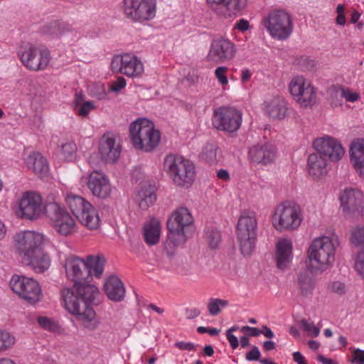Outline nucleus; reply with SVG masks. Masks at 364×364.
Wrapping results in <instances>:
<instances>
[{
	"label": "nucleus",
	"instance_id": "f257e3e1",
	"mask_svg": "<svg viewBox=\"0 0 364 364\" xmlns=\"http://www.w3.org/2000/svg\"><path fill=\"white\" fill-rule=\"evenodd\" d=\"M64 267L67 277L74 284L73 287L61 289L63 306L86 328L93 331L99 326L100 321L91 304L98 295L99 290L96 286L90 284V269L85 259L75 256L68 257Z\"/></svg>",
	"mask_w": 364,
	"mask_h": 364
},
{
	"label": "nucleus",
	"instance_id": "f03ea898",
	"mask_svg": "<svg viewBox=\"0 0 364 364\" xmlns=\"http://www.w3.org/2000/svg\"><path fill=\"white\" fill-rule=\"evenodd\" d=\"M337 245L336 239L327 236L314 239L307 251L310 268L312 270H319L320 273L328 269L334 262Z\"/></svg>",
	"mask_w": 364,
	"mask_h": 364
},
{
	"label": "nucleus",
	"instance_id": "7ed1b4c3",
	"mask_svg": "<svg viewBox=\"0 0 364 364\" xmlns=\"http://www.w3.org/2000/svg\"><path fill=\"white\" fill-rule=\"evenodd\" d=\"M129 136L134 148L151 151L159 144L160 132L154 124L146 119H139L129 126Z\"/></svg>",
	"mask_w": 364,
	"mask_h": 364
},
{
	"label": "nucleus",
	"instance_id": "20e7f679",
	"mask_svg": "<svg viewBox=\"0 0 364 364\" xmlns=\"http://www.w3.org/2000/svg\"><path fill=\"white\" fill-rule=\"evenodd\" d=\"M257 220L255 213H244L238 219L236 235L239 248L245 257L252 255L257 240Z\"/></svg>",
	"mask_w": 364,
	"mask_h": 364
},
{
	"label": "nucleus",
	"instance_id": "39448f33",
	"mask_svg": "<svg viewBox=\"0 0 364 364\" xmlns=\"http://www.w3.org/2000/svg\"><path fill=\"white\" fill-rule=\"evenodd\" d=\"M164 167L173 183L183 187H189L195 176V166L181 155L169 154L164 159Z\"/></svg>",
	"mask_w": 364,
	"mask_h": 364
},
{
	"label": "nucleus",
	"instance_id": "423d86ee",
	"mask_svg": "<svg viewBox=\"0 0 364 364\" xmlns=\"http://www.w3.org/2000/svg\"><path fill=\"white\" fill-rule=\"evenodd\" d=\"M301 221V208L291 201H285L278 205L272 217V225L279 232L296 230Z\"/></svg>",
	"mask_w": 364,
	"mask_h": 364
},
{
	"label": "nucleus",
	"instance_id": "0eeeda50",
	"mask_svg": "<svg viewBox=\"0 0 364 364\" xmlns=\"http://www.w3.org/2000/svg\"><path fill=\"white\" fill-rule=\"evenodd\" d=\"M193 218L186 207L176 208L167 221L169 231L168 237L173 241L174 245L184 244L188 238L187 233L192 228Z\"/></svg>",
	"mask_w": 364,
	"mask_h": 364
},
{
	"label": "nucleus",
	"instance_id": "6e6552de",
	"mask_svg": "<svg viewBox=\"0 0 364 364\" xmlns=\"http://www.w3.org/2000/svg\"><path fill=\"white\" fill-rule=\"evenodd\" d=\"M66 203L80 223L91 230L99 228L100 219L98 212L90 202L78 196L68 195Z\"/></svg>",
	"mask_w": 364,
	"mask_h": 364
},
{
	"label": "nucleus",
	"instance_id": "1a4fd4ad",
	"mask_svg": "<svg viewBox=\"0 0 364 364\" xmlns=\"http://www.w3.org/2000/svg\"><path fill=\"white\" fill-rule=\"evenodd\" d=\"M18 56L26 69L35 72L45 70L51 59L48 49L31 43L21 46Z\"/></svg>",
	"mask_w": 364,
	"mask_h": 364
},
{
	"label": "nucleus",
	"instance_id": "9d476101",
	"mask_svg": "<svg viewBox=\"0 0 364 364\" xmlns=\"http://www.w3.org/2000/svg\"><path fill=\"white\" fill-rule=\"evenodd\" d=\"M264 26L272 37L278 40H286L293 31L291 15L284 9L270 11L264 18Z\"/></svg>",
	"mask_w": 364,
	"mask_h": 364
},
{
	"label": "nucleus",
	"instance_id": "9b49d317",
	"mask_svg": "<svg viewBox=\"0 0 364 364\" xmlns=\"http://www.w3.org/2000/svg\"><path fill=\"white\" fill-rule=\"evenodd\" d=\"M46 211L55 231L61 235L68 236L75 232L77 225L70 213L58 203H49Z\"/></svg>",
	"mask_w": 364,
	"mask_h": 364
},
{
	"label": "nucleus",
	"instance_id": "f8f14e48",
	"mask_svg": "<svg viewBox=\"0 0 364 364\" xmlns=\"http://www.w3.org/2000/svg\"><path fill=\"white\" fill-rule=\"evenodd\" d=\"M14 292L31 304H35L42 296L41 288L38 282L32 278L15 274L10 280Z\"/></svg>",
	"mask_w": 364,
	"mask_h": 364
},
{
	"label": "nucleus",
	"instance_id": "ddd939ff",
	"mask_svg": "<svg viewBox=\"0 0 364 364\" xmlns=\"http://www.w3.org/2000/svg\"><path fill=\"white\" fill-rule=\"evenodd\" d=\"M242 114L230 107H221L214 112L213 125L220 131L228 133L237 132L242 124Z\"/></svg>",
	"mask_w": 364,
	"mask_h": 364
},
{
	"label": "nucleus",
	"instance_id": "4468645a",
	"mask_svg": "<svg viewBox=\"0 0 364 364\" xmlns=\"http://www.w3.org/2000/svg\"><path fill=\"white\" fill-rule=\"evenodd\" d=\"M294 100L303 107H311L316 102V91L303 76L294 77L289 85Z\"/></svg>",
	"mask_w": 364,
	"mask_h": 364
},
{
	"label": "nucleus",
	"instance_id": "2eb2a0df",
	"mask_svg": "<svg viewBox=\"0 0 364 364\" xmlns=\"http://www.w3.org/2000/svg\"><path fill=\"white\" fill-rule=\"evenodd\" d=\"M123 3L124 14L134 21H148L155 16V0H124Z\"/></svg>",
	"mask_w": 364,
	"mask_h": 364
},
{
	"label": "nucleus",
	"instance_id": "dca6fc26",
	"mask_svg": "<svg viewBox=\"0 0 364 364\" xmlns=\"http://www.w3.org/2000/svg\"><path fill=\"white\" fill-rule=\"evenodd\" d=\"M15 247L22 261L28 255L43 248L44 236L35 231L21 232L14 236Z\"/></svg>",
	"mask_w": 364,
	"mask_h": 364
},
{
	"label": "nucleus",
	"instance_id": "f3484780",
	"mask_svg": "<svg viewBox=\"0 0 364 364\" xmlns=\"http://www.w3.org/2000/svg\"><path fill=\"white\" fill-rule=\"evenodd\" d=\"M208 9L223 18H235L247 6V0H205Z\"/></svg>",
	"mask_w": 364,
	"mask_h": 364
},
{
	"label": "nucleus",
	"instance_id": "a211bd4d",
	"mask_svg": "<svg viewBox=\"0 0 364 364\" xmlns=\"http://www.w3.org/2000/svg\"><path fill=\"white\" fill-rule=\"evenodd\" d=\"M110 67L113 72L122 73L128 77L139 76L144 71L141 60L130 54L114 55Z\"/></svg>",
	"mask_w": 364,
	"mask_h": 364
},
{
	"label": "nucleus",
	"instance_id": "6ab92c4d",
	"mask_svg": "<svg viewBox=\"0 0 364 364\" xmlns=\"http://www.w3.org/2000/svg\"><path fill=\"white\" fill-rule=\"evenodd\" d=\"M46 210L41 196L35 192L24 193L19 201L18 215L27 220L39 218Z\"/></svg>",
	"mask_w": 364,
	"mask_h": 364
},
{
	"label": "nucleus",
	"instance_id": "aec40b11",
	"mask_svg": "<svg viewBox=\"0 0 364 364\" xmlns=\"http://www.w3.org/2000/svg\"><path fill=\"white\" fill-rule=\"evenodd\" d=\"M314 146L318 154L328 157L331 161H340L345 154L341 144L328 136L315 139Z\"/></svg>",
	"mask_w": 364,
	"mask_h": 364
},
{
	"label": "nucleus",
	"instance_id": "412c9836",
	"mask_svg": "<svg viewBox=\"0 0 364 364\" xmlns=\"http://www.w3.org/2000/svg\"><path fill=\"white\" fill-rule=\"evenodd\" d=\"M235 53V46L231 41L225 38H218L212 41L208 58L211 61L223 63L233 58Z\"/></svg>",
	"mask_w": 364,
	"mask_h": 364
},
{
	"label": "nucleus",
	"instance_id": "4be33fe9",
	"mask_svg": "<svg viewBox=\"0 0 364 364\" xmlns=\"http://www.w3.org/2000/svg\"><path fill=\"white\" fill-rule=\"evenodd\" d=\"M276 154L277 149L272 144L258 143L250 147L247 158L252 164L266 166L274 161Z\"/></svg>",
	"mask_w": 364,
	"mask_h": 364
},
{
	"label": "nucleus",
	"instance_id": "5701e85b",
	"mask_svg": "<svg viewBox=\"0 0 364 364\" xmlns=\"http://www.w3.org/2000/svg\"><path fill=\"white\" fill-rule=\"evenodd\" d=\"M343 211L348 215H360L364 210V196L358 189H346L340 197Z\"/></svg>",
	"mask_w": 364,
	"mask_h": 364
},
{
	"label": "nucleus",
	"instance_id": "b1692460",
	"mask_svg": "<svg viewBox=\"0 0 364 364\" xmlns=\"http://www.w3.org/2000/svg\"><path fill=\"white\" fill-rule=\"evenodd\" d=\"M87 186L91 193L100 198H108L112 192L108 177L101 171H92L87 178Z\"/></svg>",
	"mask_w": 364,
	"mask_h": 364
},
{
	"label": "nucleus",
	"instance_id": "393cba45",
	"mask_svg": "<svg viewBox=\"0 0 364 364\" xmlns=\"http://www.w3.org/2000/svg\"><path fill=\"white\" fill-rule=\"evenodd\" d=\"M121 153V147L116 144L114 136L105 134L100 141L99 154L105 163L113 164L117 161Z\"/></svg>",
	"mask_w": 364,
	"mask_h": 364
},
{
	"label": "nucleus",
	"instance_id": "a878e982",
	"mask_svg": "<svg viewBox=\"0 0 364 364\" xmlns=\"http://www.w3.org/2000/svg\"><path fill=\"white\" fill-rule=\"evenodd\" d=\"M318 272L319 270H312L309 264L297 272L295 283L301 296L307 297L313 294L316 286V279L313 273Z\"/></svg>",
	"mask_w": 364,
	"mask_h": 364
},
{
	"label": "nucleus",
	"instance_id": "bb28decb",
	"mask_svg": "<svg viewBox=\"0 0 364 364\" xmlns=\"http://www.w3.org/2000/svg\"><path fill=\"white\" fill-rule=\"evenodd\" d=\"M293 258L291 242L286 239L280 240L276 245L275 260L280 270L290 267Z\"/></svg>",
	"mask_w": 364,
	"mask_h": 364
},
{
	"label": "nucleus",
	"instance_id": "cd10ccee",
	"mask_svg": "<svg viewBox=\"0 0 364 364\" xmlns=\"http://www.w3.org/2000/svg\"><path fill=\"white\" fill-rule=\"evenodd\" d=\"M104 290L108 299L112 301L120 302L124 299L125 287L117 276L112 275L105 280Z\"/></svg>",
	"mask_w": 364,
	"mask_h": 364
},
{
	"label": "nucleus",
	"instance_id": "c85d7f7f",
	"mask_svg": "<svg viewBox=\"0 0 364 364\" xmlns=\"http://www.w3.org/2000/svg\"><path fill=\"white\" fill-rule=\"evenodd\" d=\"M350 160L356 173L364 178V139H358L351 143Z\"/></svg>",
	"mask_w": 364,
	"mask_h": 364
},
{
	"label": "nucleus",
	"instance_id": "c756f323",
	"mask_svg": "<svg viewBox=\"0 0 364 364\" xmlns=\"http://www.w3.org/2000/svg\"><path fill=\"white\" fill-rule=\"evenodd\" d=\"M25 264L29 266L36 272L42 273L47 270L50 266V258L43 250V248L34 252L22 261Z\"/></svg>",
	"mask_w": 364,
	"mask_h": 364
},
{
	"label": "nucleus",
	"instance_id": "7c9ffc66",
	"mask_svg": "<svg viewBox=\"0 0 364 364\" xmlns=\"http://www.w3.org/2000/svg\"><path fill=\"white\" fill-rule=\"evenodd\" d=\"M26 164L28 169L41 178L46 176L49 171L47 160L39 152L30 154L26 159Z\"/></svg>",
	"mask_w": 364,
	"mask_h": 364
},
{
	"label": "nucleus",
	"instance_id": "2f4dec72",
	"mask_svg": "<svg viewBox=\"0 0 364 364\" xmlns=\"http://www.w3.org/2000/svg\"><path fill=\"white\" fill-rule=\"evenodd\" d=\"M264 111L273 119H282L287 115V103L282 97H274L266 102Z\"/></svg>",
	"mask_w": 364,
	"mask_h": 364
},
{
	"label": "nucleus",
	"instance_id": "473e14b6",
	"mask_svg": "<svg viewBox=\"0 0 364 364\" xmlns=\"http://www.w3.org/2000/svg\"><path fill=\"white\" fill-rule=\"evenodd\" d=\"M308 171L314 178H320L327 173V162L320 154H311L308 157Z\"/></svg>",
	"mask_w": 364,
	"mask_h": 364
},
{
	"label": "nucleus",
	"instance_id": "72a5a7b5",
	"mask_svg": "<svg viewBox=\"0 0 364 364\" xmlns=\"http://www.w3.org/2000/svg\"><path fill=\"white\" fill-rule=\"evenodd\" d=\"M161 225L156 218H152L144 226V241L149 245H156L160 240Z\"/></svg>",
	"mask_w": 364,
	"mask_h": 364
},
{
	"label": "nucleus",
	"instance_id": "f704fd0d",
	"mask_svg": "<svg viewBox=\"0 0 364 364\" xmlns=\"http://www.w3.org/2000/svg\"><path fill=\"white\" fill-rule=\"evenodd\" d=\"M136 200L139 208L142 210H146L156 200L155 187L150 185L142 186L138 191Z\"/></svg>",
	"mask_w": 364,
	"mask_h": 364
},
{
	"label": "nucleus",
	"instance_id": "c9c22d12",
	"mask_svg": "<svg viewBox=\"0 0 364 364\" xmlns=\"http://www.w3.org/2000/svg\"><path fill=\"white\" fill-rule=\"evenodd\" d=\"M85 263H87L88 269H90L91 280L92 279V275H95L97 278L102 276L105 264L104 257L100 255H88L86 257Z\"/></svg>",
	"mask_w": 364,
	"mask_h": 364
},
{
	"label": "nucleus",
	"instance_id": "e433bc0d",
	"mask_svg": "<svg viewBox=\"0 0 364 364\" xmlns=\"http://www.w3.org/2000/svg\"><path fill=\"white\" fill-rule=\"evenodd\" d=\"M73 104L75 111L82 117H87L89 112L95 108V105L92 102L85 101L83 95L81 92L75 94Z\"/></svg>",
	"mask_w": 364,
	"mask_h": 364
},
{
	"label": "nucleus",
	"instance_id": "4c0bfd02",
	"mask_svg": "<svg viewBox=\"0 0 364 364\" xmlns=\"http://www.w3.org/2000/svg\"><path fill=\"white\" fill-rule=\"evenodd\" d=\"M218 146L213 144H208L203 149L200 158L207 164L212 165L218 161Z\"/></svg>",
	"mask_w": 364,
	"mask_h": 364
},
{
	"label": "nucleus",
	"instance_id": "58836bf2",
	"mask_svg": "<svg viewBox=\"0 0 364 364\" xmlns=\"http://www.w3.org/2000/svg\"><path fill=\"white\" fill-rule=\"evenodd\" d=\"M15 342L16 338L10 332L0 328V353L12 348Z\"/></svg>",
	"mask_w": 364,
	"mask_h": 364
},
{
	"label": "nucleus",
	"instance_id": "ea45409f",
	"mask_svg": "<svg viewBox=\"0 0 364 364\" xmlns=\"http://www.w3.org/2000/svg\"><path fill=\"white\" fill-rule=\"evenodd\" d=\"M228 305L227 300L211 298L208 304V309L210 315L217 316L221 311V308H224Z\"/></svg>",
	"mask_w": 364,
	"mask_h": 364
},
{
	"label": "nucleus",
	"instance_id": "a19ab883",
	"mask_svg": "<svg viewBox=\"0 0 364 364\" xmlns=\"http://www.w3.org/2000/svg\"><path fill=\"white\" fill-rule=\"evenodd\" d=\"M350 242L356 247L364 244V227L356 226L350 230Z\"/></svg>",
	"mask_w": 364,
	"mask_h": 364
},
{
	"label": "nucleus",
	"instance_id": "79ce46f5",
	"mask_svg": "<svg viewBox=\"0 0 364 364\" xmlns=\"http://www.w3.org/2000/svg\"><path fill=\"white\" fill-rule=\"evenodd\" d=\"M77 150V145L73 141L63 144L61 146V154L68 161H72L75 158Z\"/></svg>",
	"mask_w": 364,
	"mask_h": 364
},
{
	"label": "nucleus",
	"instance_id": "37998d69",
	"mask_svg": "<svg viewBox=\"0 0 364 364\" xmlns=\"http://www.w3.org/2000/svg\"><path fill=\"white\" fill-rule=\"evenodd\" d=\"M336 94L341 98H345L346 101L354 102L359 100L360 95L357 92H351L348 89H340L336 90Z\"/></svg>",
	"mask_w": 364,
	"mask_h": 364
},
{
	"label": "nucleus",
	"instance_id": "c03bdc74",
	"mask_svg": "<svg viewBox=\"0 0 364 364\" xmlns=\"http://www.w3.org/2000/svg\"><path fill=\"white\" fill-rule=\"evenodd\" d=\"M207 239L211 248H217L221 240L220 233L218 230H210L207 233Z\"/></svg>",
	"mask_w": 364,
	"mask_h": 364
},
{
	"label": "nucleus",
	"instance_id": "a18cd8bd",
	"mask_svg": "<svg viewBox=\"0 0 364 364\" xmlns=\"http://www.w3.org/2000/svg\"><path fill=\"white\" fill-rule=\"evenodd\" d=\"M59 31V21L51 22L44 26L43 28V32L45 34L55 37L60 36Z\"/></svg>",
	"mask_w": 364,
	"mask_h": 364
},
{
	"label": "nucleus",
	"instance_id": "49530a36",
	"mask_svg": "<svg viewBox=\"0 0 364 364\" xmlns=\"http://www.w3.org/2000/svg\"><path fill=\"white\" fill-rule=\"evenodd\" d=\"M303 330L313 337H317L320 333V330L318 327L315 326L313 323H309L306 319H302L300 321Z\"/></svg>",
	"mask_w": 364,
	"mask_h": 364
},
{
	"label": "nucleus",
	"instance_id": "de8ad7c7",
	"mask_svg": "<svg viewBox=\"0 0 364 364\" xmlns=\"http://www.w3.org/2000/svg\"><path fill=\"white\" fill-rule=\"evenodd\" d=\"M355 269L362 277H364V249L360 250L355 260Z\"/></svg>",
	"mask_w": 364,
	"mask_h": 364
},
{
	"label": "nucleus",
	"instance_id": "09e8293b",
	"mask_svg": "<svg viewBox=\"0 0 364 364\" xmlns=\"http://www.w3.org/2000/svg\"><path fill=\"white\" fill-rule=\"evenodd\" d=\"M228 68L225 66H220L215 69V75L218 78L219 82L223 85H226L228 83V80L225 75Z\"/></svg>",
	"mask_w": 364,
	"mask_h": 364
},
{
	"label": "nucleus",
	"instance_id": "8fccbe9b",
	"mask_svg": "<svg viewBox=\"0 0 364 364\" xmlns=\"http://www.w3.org/2000/svg\"><path fill=\"white\" fill-rule=\"evenodd\" d=\"M350 363L353 364H364V350L359 348L353 350Z\"/></svg>",
	"mask_w": 364,
	"mask_h": 364
},
{
	"label": "nucleus",
	"instance_id": "3c124183",
	"mask_svg": "<svg viewBox=\"0 0 364 364\" xmlns=\"http://www.w3.org/2000/svg\"><path fill=\"white\" fill-rule=\"evenodd\" d=\"M260 355L261 353L258 348L254 346L252 349L246 353L245 358L248 361H257L259 360Z\"/></svg>",
	"mask_w": 364,
	"mask_h": 364
},
{
	"label": "nucleus",
	"instance_id": "603ef678",
	"mask_svg": "<svg viewBox=\"0 0 364 364\" xmlns=\"http://www.w3.org/2000/svg\"><path fill=\"white\" fill-rule=\"evenodd\" d=\"M125 86L126 80L122 77H119L117 80L112 82L110 90L114 92H118Z\"/></svg>",
	"mask_w": 364,
	"mask_h": 364
},
{
	"label": "nucleus",
	"instance_id": "864d4df0",
	"mask_svg": "<svg viewBox=\"0 0 364 364\" xmlns=\"http://www.w3.org/2000/svg\"><path fill=\"white\" fill-rule=\"evenodd\" d=\"M331 290L338 294H343L346 293V285L341 282L336 281L331 284Z\"/></svg>",
	"mask_w": 364,
	"mask_h": 364
},
{
	"label": "nucleus",
	"instance_id": "5fc2aeb1",
	"mask_svg": "<svg viewBox=\"0 0 364 364\" xmlns=\"http://www.w3.org/2000/svg\"><path fill=\"white\" fill-rule=\"evenodd\" d=\"M174 346L181 350H195L196 348V346L191 342H183L179 341L175 343Z\"/></svg>",
	"mask_w": 364,
	"mask_h": 364
},
{
	"label": "nucleus",
	"instance_id": "6e6d98bb",
	"mask_svg": "<svg viewBox=\"0 0 364 364\" xmlns=\"http://www.w3.org/2000/svg\"><path fill=\"white\" fill-rule=\"evenodd\" d=\"M298 63L306 70H312L315 65L314 61L307 57H301Z\"/></svg>",
	"mask_w": 364,
	"mask_h": 364
},
{
	"label": "nucleus",
	"instance_id": "4d7b16f0",
	"mask_svg": "<svg viewBox=\"0 0 364 364\" xmlns=\"http://www.w3.org/2000/svg\"><path fill=\"white\" fill-rule=\"evenodd\" d=\"M38 324L43 328L48 330H52L53 327V322L47 317L40 316L37 318Z\"/></svg>",
	"mask_w": 364,
	"mask_h": 364
},
{
	"label": "nucleus",
	"instance_id": "13d9d810",
	"mask_svg": "<svg viewBox=\"0 0 364 364\" xmlns=\"http://www.w3.org/2000/svg\"><path fill=\"white\" fill-rule=\"evenodd\" d=\"M60 36L67 33L73 32L75 30L72 25L67 22L59 21Z\"/></svg>",
	"mask_w": 364,
	"mask_h": 364
},
{
	"label": "nucleus",
	"instance_id": "bf43d9fd",
	"mask_svg": "<svg viewBox=\"0 0 364 364\" xmlns=\"http://www.w3.org/2000/svg\"><path fill=\"white\" fill-rule=\"evenodd\" d=\"M241 331L242 332H244V333H245L247 331H250V334L249 335L251 336H258L261 333H262V331L261 330H259V328H255V327H250V326H243L241 328Z\"/></svg>",
	"mask_w": 364,
	"mask_h": 364
},
{
	"label": "nucleus",
	"instance_id": "052dcab7",
	"mask_svg": "<svg viewBox=\"0 0 364 364\" xmlns=\"http://www.w3.org/2000/svg\"><path fill=\"white\" fill-rule=\"evenodd\" d=\"M226 336L232 348L236 349L239 346V341L237 338L232 333H229V332H226Z\"/></svg>",
	"mask_w": 364,
	"mask_h": 364
},
{
	"label": "nucleus",
	"instance_id": "680f3d73",
	"mask_svg": "<svg viewBox=\"0 0 364 364\" xmlns=\"http://www.w3.org/2000/svg\"><path fill=\"white\" fill-rule=\"evenodd\" d=\"M236 28L240 31H247L250 28V23L246 19H240L237 23Z\"/></svg>",
	"mask_w": 364,
	"mask_h": 364
},
{
	"label": "nucleus",
	"instance_id": "e2e57ef3",
	"mask_svg": "<svg viewBox=\"0 0 364 364\" xmlns=\"http://www.w3.org/2000/svg\"><path fill=\"white\" fill-rule=\"evenodd\" d=\"M293 358L294 360L298 364H307L304 357L299 351H296L293 353Z\"/></svg>",
	"mask_w": 364,
	"mask_h": 364
},
{
	"label": "nucleus",
	"instance_id": "0e129e2a",
	"mask_svg": "<svg viewBox=\"0 0 364 364\" xmlns=\"http://www.w3.org/2000/svg\"><path fill=\"white\" fill-rule=\"evenodd\" d=\"M251 75H252V73L250 72V70L249 69L242 70V73H241L242 82H247L250 79Z\"/></svg>",
	"mask_w": 364,
	"mask_h": 364
},
{
	"label": "nucleus",
	"instance_id": "69168bd1",
	"mask_svg": "<svg viewBox=\"0 0 364 364\" xmlns=\"http://www.w3.org/2000/svg\"><path fill=\"white\" fill-rule=\"evenodd\" d=\"M217 176L219 178L223 180H228L230 178V175L226 170L220 169L218 171Z\"/></svg>",
	"mask_w": 364,
	"mask_h": 364
},
{
	"label": "nucleus",
	"instance_id": "338daca9",
	"mask_svg": "<svg viewBox=\"0 0 364 364\" xmlns=\"http://www.w3.org/2000/svg\"><path fill=\"white\" fill-rule=\"evenodd\" d=\"M317 359L322 364H334V361L332 359L326 358L321 354L318 355Z\"/></svg>",
	"mask_w": 364,
	"mask_h": 364
},
{
	"label": "nucleus",
	"instance_id": "774afa93",
	"mask_svg": "<svg viewBox=\"0 0 364 364\" xmlns=\"http://www.w3.org/2000/svg\"><path fill=\"white\" fill-rule=\"evenodd\" d=\"M263 348L266 351H270L275 348V343L272 341H265Z\"/></svg>",
	"mask_w": 364,
	"mask_h": 364
}]
</instances>
